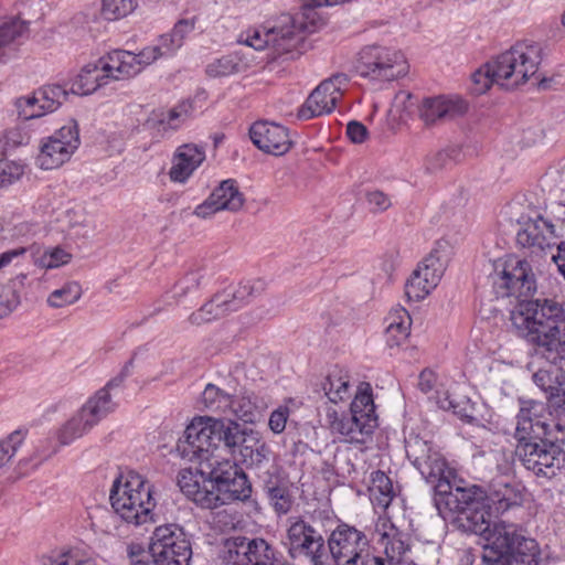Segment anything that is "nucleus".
<instances>
[{"label": "nucleus", "instance_id": "obj_27", "mask_svg": "<svg viewBox=\"0 0 565 565\" xmlns=\"http://www.w3.org/2000/svg\"><path fill=\"white\" fill-rule=\"evenodd\" d=\"M204 159L205 152L202 148L195 145L180 146L169 172L170 179L174 182H185Z\"/></svg>", "mask_w": 565, "mask_h": 565}, {"label": "nucleus", "instance_id": "obj_15", "mask_svg": "<svg viewBox=\"0 0 565 565\" xmlns=\"http://www.w3.org/2000/svg\"><path fill=\"white\" fill-rule=\"evenodd\" d=\"M406 455L425 481L433 486L435 497L438 495L439 483L451 481L457 476L444 456L430 443L419 437L407 441Z\"/></svg>", "mask_w": 565, "mask_h": 565}, {"label": "nucleus", "instance_id": "obj_42", "mask_svg": "<svg viewBox=\"0 0 565 565\" xmlns=\"http://www.w3.org/2000/svg\"><path fill=\"white\" fill-rule=\"evenodd\" d=\"M373 498L379 505L387 508L394 497V488L391 479L383 471H375L372 475V487L370 488Z\"/></svg>", "mask_w": 565, "mask_h": 565}, {"label": "nucleus", "instance_id": "obj_7", "mask_svg": "<svg viewBox=\"0 0 565 565\" xmlns=\"http://www.w3.org/2000/svg\"><path fill=\"white\" fill-rule=\"evenodd\" d=\"M153 487L141 475L130 471L117 478L110 489L109 500L114 512L125 522L142 525L154 522Z\"/></svg>", "mask_w": 565, "mask_h": 565}, {"label": "nucleus", "instance_id": "obj_44", "mask_svg": "<svg viewBox=\"0 0 565 565\" xmlns=\"http://www.w3.org/2000/svg\"><path fill=\"white\" fill-rule=\"evenodd\" d=\"M437 404L441 409L451 411L461 419L470 420L473 418L471 414L470 401L467 397L456 399L449 392L437 393Z\"/></svg>", "mask_w": 565, "mask_h": 565}, {"label": "nucleus", "instance_id": "obj_37", "mask_svg": "<svg viewBox=\"0 0 565 565\" xmlns=\"http://www.w3.org/2000/svg\"><path fill=\"white\" fill-rule=\"evenodd\" d=\"M228 408L245 424L256 422L260 415L257 397L252 392H243L235 397L231 396V405Z\"/></svg>", "mask_w": 565, "mask_h": 565}, {"label": "nucleus", "instance_id": "obj_58", "mask_svg": "<svg viewBox=\"0 0 565 565\" xmlns=\"http://www.w3.org/2000/svg\"><path fill=\"white\" fill-rule=\"evenodd\" d=\"M366 200L373 212L386 211L392 204L388 195L380 190L369 192L366 194Z\"/></svg>", "mask_w": 565, "mask_h": 565}, {"label": "nucleus", "instance_id": "obj_34", "mask_svg": "<svg viewBox=\"0 0 565 565\" xmlns=\"http://www.w3.org/2000/svg\"><path fill=\"white\" fill-rule=\"evenodd\" d=\"M212 200L223 211L237 212L245 202L243 193L239 191L236 181L228 179L220 183L210 194Z\"/></svg>", "mask_w": 565, "mask_h": 565}, {"label": "nucleus", "instance_id": "obj_53", "mask_svg": "<svg viewBox=\"0 0 565 565\" xmlns=\"http://www.w3.org/2000/svg\"><path fill=\"white\" fill-rule=\"evenodd\" d=\"M22 441L23 435L21 431H13L7 439L0 441V471L4 469Z\"/></svg>", "mask_w": 565, "mask_h": 565}, {"label": "nucleus", "instance_id": "obj_12", "mask_svg": "<svg viewBox=\"0 0 565 565\" xmlns=\"http://www.w3.org/2000/svg\"><path fill=\"white\" fill-rule=\"evenodd\" d=\"M565 236V205L553 204L544 215L529 217L516 234V242L522 247L544 250L559 244L557 238Z\"/></svg>", "mask_w": 565, "mask_h": 565}, {"label": "nucleus", "instance_id": "obj_63", "mask_svg": "<svg viewBox=\"0 0 565 565\" xmlns=\"http://www.w3.org/2000/svg\"><path fill=\"white\" fill-rule=\"evenodd\" d=\"M157 46L160 50L162 56H168L177 52L182 45L170 32L159 38V43Z\"/></svg>", "mask_w": 565, "mask_h": 565}, {"label": "nucleus", "instance_id": "obj_36", "mask_svg": "<svg viewBox=\"0 0 565 565\" xmlns=\"http://www.w3.org/2000/svg\"><path fill=\"white\" fill-rule=\"evenodd\" d=\"M26 274H20L7 285L0 286V318L11 313L20 303V295L25 288Z\"/></svg>", "mask_w": 565, "mask_h": 565}, {"label": "nucleus", "instance_id": "obj_55", "mask_svg": "<svg viewBox=\"0 0 565 565\" xmlns=\"http://www.w3.org/2000/svg\"><path fill=\"white\" fill-rule=\"evenodd\" d=\"M190 108L191 106L189 103H181L171 108L167 113V116L163 117L160 121L175 129L180 126V122L189 116Z\"/></svg>", "mask_w": 565, "mask_h": 565}, {"label": "nucleus", "instance_id": "obj_41", "mask_svg": "<svg viewBox=\"0 0 565 565\" xmlns=\"http://www.w3.org/2000/svg\"><path fill=\"white\" fill-rule=\"evenodd\" d=\"M436 287L437 285L435 284L434 276L428 280L424 275H422V270L416 268L405 284V294L408 299L419 301L429 295Z\"/></svg>", "mask_w": 565, "mask_h": 565}, {"label": "nucleus", "instance_id": "obj_45", "mask_svg": "<svg viewBox=\"0 0 565 565\" xmlns=\"http://www.w3.org/2000/svg\"><path fill=\"white\" fill-rule=\"evenodd\" d=\"M492 85H497V75L491 60L472 73L470 92L475 95H482Z\"/></svg>", "mask_w": 565, "mask_h": 565}, {"label": "nucleus", "instance_id": "obj_6", "mask_svg": "<svg viewBox=\"0 0 565 565\" xmlns=\"http://www.w3.org/2000/svg\"><path fill=\"white\" fill-rule=\"evenodd\" d=\"M487 542L482 559L486 565H537L539 547L513 523L492 522L483 534Z\"/></svg>", "mask_w": 565, "mask_h": 565}, {"label": "nucleus", "instance_id": "obj_16", "mask_svg": "<svg viewBox=\"0 0 565 565\" xmlns=\"http://www.w3.org/2000/svg\"><path fill=\"white\" fill-rule=\"evenodd\" d=\"M121 56L125 57V54ZM119 57L120 54L110 52L97 62L85 65L73 82V93L88 95L106 85L108 79H125L126 74L132 73L131 65L127 60H119ZM126 57L130 60L128 55Z\"/></svg>", "mask_w": 565, "mask_h": 565}, {"label": "nucleus", "instance_id": "obj_8", "mask_svg": "<svg viewBox=\"0 0 565 565\" xmlns=\"http://www.w3.org/2000/svg\"><path fill=\"white\" fill-rule=\"evenodd\" d=\"M326 418L332 434L342 436L348 443L365 444L379 425L371 385L360 383L349 415L330 407Z\"/></svg>", "mask_w": 565, "mask_h": 565}, {"label": "nucleus", "instance_id": "obj_52", "mask_svg": "<svg viewBox=\"0 0 565 565\" xmlns=\"http://www.w3.org/2000/svg\"><path fill=\"white\" fill-rule=\"evenodd\" d=\"M2 157V142L0 141V186H7L22 177L24 168L22 164L4 160Z\"/></svg>", "mask_w": 565, "mask_h": 565}, {"label": "nucleus", "instance_id": "obj_33", "mask_svg": "<svg viewBox=\"0 0 565 565\" xmlns=\"http://www.w3.org/2000/svg\"><path fill=\"white\" fill-rule=\"evenodd\" d=\"M449 260V250L446 242H438L431 252L418 264L417 269L422 270V275L430 280L431 276L435 278V284L438 285Z\"/></svg>", "mask_w": 565, "mask_h": 565}, {"label": "nucleus", "instance_id": "obj_48", "mask_svg": "<svg viewBox=\"0 0 565 565\" xmlns=\"http://www.w3.org/2000/svg\"><path fill=\"white\" fill-rule=\"evenodd\" d=\"M82 295L79 284L75 281L66 282L62 288L52 291L47 298V303L52 308H62L76 302Z\"/></svg>", "mask_w": 565, "mask_h": 565}, {"label": "nucleus", "instance_id": "obj_4", "mask_svg": "<svg viewBox=\"0 0 565 565\" xmlns=\"http://www.w3.org/2000/svg\"><path fill=\"white\" fill-rule=\"evenodd\" d=\"M435 504L441 513L443 507L455 514L456 526L471 534H483L492 522L487 510V492L480 486H465L456 476L451 481L438 486Z\"/></svg>", "mask_w": 565, "mask_h": 565}, {"label": "nucleus", "instance_id": "obj_3", "mask_svg": "<svg viewBox=\"0 0 565 565\" xmlns=\"http://www.w3.org/2000/svg\"><path fill=\"white\" fill-rule=\"evenodd\" d=\"M203 468L182 469L178 486L182 493L202 509H216L235 501H246L252 494V484L236 462L222 460Z\"/></svg>", "mask_w": 565, "mask_h": 565}, {"label": "nucleus", "instance_id": "obj_51", "mask_svg": "<svg viewBox=\"0 0 565 565\" xmlns=\"http://www.w3.org/2000/svg\"><path fill=\"white\" fill-rule=\"evenodd\" d=\"M137 7V0H102V14L113 21L126 17Z\"/></svg>", "mask_w": 565, "mask_h": 565}, {"label": "nucleus", "instance_id": "obj_64", "mask_svg": "<svg viewBox=\"0 0 565 565\" xmlns=\"http://www.w3.org/2000/svg\"><path fill=\"white\" fill-rule=\"evenodd\" d=\"M49 565H96L92 559H79L72 552L60 554L50 561Z\"/></svg>", "mask_w": 565, "mask_h": 565}, {"label": "nucleus", "instance_id": "obj_5", "mask_svg": "<svg viewBox=\"0 0 565 565\" xmlns=\"http://www.w3.org/2000/svg\"><path fill=\"white\" fill-rule=\"evenodd\" d=\"M241 424L233 419L214 418L211 416L195 417L185 428L177 443V451L181 458L191 461L209 462L214 449L223 447L230 450L235 437L238 436Z\"/></svg>", "mask_w": 565, "mask_h": 565}, {"label": "nucleus", "instance_id": "obj_9", "mask_svg": "<svg viewBox=\"0 0 565 565\" xmlns=\"http://www.w3.org/2000/svg\"><path fill=\"white\" fill-rule=\"evenodd\" d=\"M543 49L535 42H518L492 60L497 85L513 90L527 83L539 72Z\"/></svg>", "mask_w": 565, "mask_h": 565}, {"label": "nucleus", "instance_id": "obj_47", "mask_svg": "<svg viewBox=\"0 0 565 565\" xmlns=\"http://www.w3.org/2000/svg\"><path fill=\"white\" fill-rule=\"evenodd\" d=\"M201 404L206 411L225 412L231 405V395L214 384H207L202 393Z\"/></svg>", "mask_w": 565, "mask_h": 565}, {"label": "nucleus", "instance_id": "obj_11", "mask_svg": "<svg viewBox=\"0 0 565 565\" xmlns=\"http://www.w3.org/2000/svg\"><path fill=\"white\" fill-rule=\"evenodd\" d=\"M356 73L370 82H391L406 75L407 61L401 50L369 44L363 46L354 64Z\"/></svg>", "mask_w": 565, "mask_h": 565}, {"label": "nucleus", "instance_id": "obj_31", "mask_svg": "<svg viewBox=\"0 0 565 565\" xmlns=\"http://www.w3.org/2000/svg\"><path fill=\"white\" fill-rule=\"evenodd\" d=\"M264 491L269 505L278 515L287 514L294 504V497L288 481L269 477L264 481Z\"/></svg>", "mask_w": 565, "mask_h": 565}, {"label": "nucleus", "instance_id": "obj_26", "mask_svg": "<svg viewBox=\"0 0 565 565\" xmlns=\"http://www.w3.org/2000/svg\"><path fill=\"white\" fill-rule=\"evenodd\" d=\"M487 492V510L492 514H503L508 510L520 507L523 502L521 487L502 480L492 481Z\"/></svg>", "mask_w": 565, "mask_h": 565}, {"label": "nucleus", "instance_id": "obj_19", "mask_svg": "<svg viewBox=\"0 0 565 565\" xmlns=\"http://www.w3.org/2000/svg\"><path fill=\"white\" fill-rule=\"evenodd\" d=\"M79 143L78 126L71 120L42 141L36 162L43 170L60 168L71 159Z\"/></svg>", "mask_w": 565, "mask_h": 565}, {"label": "nucleus", "instance_id": "obj_62", "mask_svg": "<svg viewBox=\"0 0 565 565\" xmlns=\"http://www.w3.org/2000/svg\"><path fill=\"white\" fill-rule=\"evenodd\" d=\"M533 382L546 394L547 398L554 384V375L551 371L541 369L533 374Z\"/></svg>", "mask_w": 565, "mask_h": 565}, {"label": "nucleus", "instance_id": "obj_1", "mask_svg": "<svg viewBox=\"0 0 565 565\" xmlns=\"http://www.w3.org/2000/svg\"><path fill=\"white\" fill-rule=\"evenodd\" d=\"M511 323L518 337L556 367L554 384L547 397L550 416L565 420V309L548 298L522 300L511 311Z\"/></svg>", "mask_w": 565, "mask_h": 565}, {"label": "nucleus", "instance_id": "obj_25", "mask_svg": "<svg viewBox=\"0 0 565 565\" xmlns=\"http://www.w3.org/2000/svg\"><path fill=\"white\" fill-rule=\"evenodd\" d=\"M467 105L458 97H425L418 106L419 118L426 126H434L451 120L466 113Z\"/></svg>", "mask_w": 565, "mask_h": 565}, {"label": "nucleus", "instance_id": "obj_13", "mask_svg": "<svg viewBox=\"0 0 565 565\" xmlns=\"http://www.w3.org/2000/svg\"><path fill=\"white\" fill-rule=\"evenodd\" d=\"M149 553L153 565H190L192 546L182 526L168 523L153 530Z\"/></svg>", "mask_w": 565, "mask_h": 565}, {"label": "nucleus", "instance_id": "obj_23", "mask_svg": "<svg viewBox=\"0 0 565 565\" xmlns=\"http://www.w3.org/2000/svg\"><path fill=\"white\" fill-rule=\"evenodd\" d=\"M227 452L247 468H260L268 461L270 449L258 430L241 424L238 436L235 437Z\"/></svg>", "mask_w": 565, "mask_h": 565}, {"label": "nucleus", "instance_id": "obj_61", "mask_svg": "<svg viewBox=\"0 0 565 565\" xmlns=\"http://www.w3.org/2000/svg\"><path fill=\"white\" fill-rule=\"evenodd\" d=\"M38 226L30 222H11V233H12V242L19 241L24 237H29L35 234Z\"/></svg>", "mask_w": 565, "mask_h": 565}, {"label": "nucleus", "instance_id": "obj_20", "mask_svg": "<svg viewBox=\"0 0 565 565\" xmlns=\"http://www.w3.org/2000/svg\"><path fill=\"white\" fill-rule=\"evenodd\" d=\"M110 407L104 392L97 397H89L82 408L58 429L57 439L60 444L66 446L83 437L109 415Z\"/></svg>", "mask_w": 565, "mask_h": 565}, {"label": "nucleus", "instance_id": "obj_30", "mask_svg": "<svg viewBox=\"0 0 565 565\" xmlns=\"http://www.w3.org/2000/svg\"><path fill=\"white\" fill-rule=\"evenodd\" d=\"M386 342L393 347L401 345L411 334L412 318L403 307L393 308L385 319Z\"/></svg>", "mask_w": 565, "mask_h": 565}, {"label": "nucleus", "instance_id": "obj_28", "mask_svg": "<svg viewBox=\"0 0 565 565\" xmlns=\"http://www.w3.org/2000/svg\"><path fill=\"white\" fill-rule=\"evenodd\" d=\"M230 290L215 294L211 300L205 302L196 312L189 317L191 324L200 326L222 318L231 312L237 311L238 308L234 303Z\"/></svg>", "mask_w": 565, "mask_h": 565}, {"label": "nucleus", "instance_id": "obj_18", "mask_svg": "<svg viewBox=\"0 0 565 565\" xmlns=\"http://www.w3.org/2000/svg\"><path fill=\"white\" fill-rule=\"evenodd\" d=\"M282 554L263 537L237 535L226 539L223 559L228 565H275Z\"/></svg>", "mask_w": 565, "mask_h": 565}, {"label": "nucleus", "instance_id": "obj_24", "mask_svg": "<svg viewBox=\"0 0 565 565\" xmlns=\"http://www.w3.org/2000/svg\"><path fill=\"white\" fill-rule=\"evenodd\" d=\"M249 137L259 150L274 156L285 154L292 145L286 127L266 120L254 122Z\"/></svg>", "mask_w": 565, "mask_h": 565}, {"label": "nucleus", "instance_id": "obj_17", "mask_svg": "<svg viewBox=\"0 0 565 565\" xmlns=\"http://www.w3.org/2000/svg\"><path fill=\"white\" fill-rule=\"evenodd\" d=\"M327 543L335 565H362L371 553V542L366 534L347 523H340Z\"/></svg>", "mask_w": 565, "mask_h": 565}, {"label": "nucleus", "instance_id": "obj_39", "mask_svg": "<svg viewBox=\"0 0 565 565\" xmlns=\"http://www.w3.org/2000/svg\"><path fill=\"white\" fill-rule=\"evenodd\" d=\"M267 284L264 279H252L242 281L235 289H228L235 306L241 309L252 299L260 296L266 290Z\"/></svg>", "mask_w": 565, "mask_h": 565}, {"label": "nucleus", "instance_id": "obj_29", "mask_svg": "<svg viewBox=\"0 0 565 565\" xmlns=\"http://www.w3.org/2000/svg\"><path fill=\"white\" fill-rule=\"evenodd\" d=\"M381 543L390 561L408 564L413 545L407 533H403L394 525H391L390 530L383 533Z\"/></svg>", "mask_w": 565, "mask_h": 565}, {"label": "nucleus", "instance_id": "obj_14", "mask_svg": "<svg viewBox=\"0 0 565 565\" xmlns=\"http://www.w3.org/2000/svg\"><path fill=\"white\" fill-rule=\"evenodd\" d=\"M291 15L282 14L274 21L246 32L241 42L255 50L271 49L275 54L294 53L299 46V35L292 30Z\"/></svg>", "mask_w": 565, "mask_h": 565}, {"label": "nucleus", "instance_id": "obj_22", "mask_svg": "<svg viewBox=\"0 0 565 565\" xmlns=\"http://www.w3.org/2000/svg\"><path fill=\"white\" fill-rule=\"evenodd\" d=\"M287 537L291 557L303 556L318 564L326 557L322 534L305 520L298 519L292 522L288 527Z\"/></svg>", "mask_w": 565, "mask_h": 565}, {"label": "nucleus", "instance_id": "obj_10", "mask_svg": "<svg viewBox=\"0 0 565 565\" xmlns=\"http://www.w3.org/2000/svg\"><path fill=\"white\" fill-rule=\"evenodd\" d=\"M488 280L498 298L529 297L536 290L531 264L515 255L498 258L489 265Z\"/></svg>", "mask_w": 565, "mask_h": 565}, {"label": "nucleus", "instance_id": "obj_38", "mask_svg": "<svg viewBox=\"0 0 565 565\" xmlns=\"http://www.w3.org/2000/svg\"><path fill=\"white\" fill-rule=\"evenodd\" d=\"M113 53L120 54V55L125 54L130 57V60H128L126 56L119 57V60H125V61L127 60V63L129 62V65H131L130 68L132 70V73L126 74L125 79L137 75L138 73L141 72V70L145 66L150 65L159 57H162V54L157 45L145 47L138 54H134L132 52L124 51V50H115V51H113Z\"/></svg>", "mask_w": 565, "mask_h": 565}, {"label": "nucleus", "instance_id": "obj_43", "mask_svg": "<svg viewBox=\"0 0 565 565\" xmlns=\"http://www.w3.org/2000/svg\"><path fill=\"white\" fill-rule=\"evenodd\" d=\"M245 64H243L236 54L222 56L206 66V73L212 77L230 76L243 72Z\"/></svg>", "mask_w": 565, "mask_h": 565}, {"label": "nucleus", "instance_id": "obj_56", "mask_svg": "<svg viewBox=\"0 0 565 565\" xmlns=\"http://www.w3.org/2000/svg\"><path fill=\"white\" fill-rule=\"evenodd\" d=\"M71 254L62 248H54L49 253H44L41 257V265L46 268H55L70 262Z\"/></svg>", "mask_w": 565, "mask_h": 565}, {"label": "nucleus", "instance_id": "obj_50", "mask_svg": "<svg viewBox=\"0 0 565 565\" xmlns=\"http://www.w3.org/2000/svg\"><path fill=\"white\" fill-rule=\"evenodd\" d=\"M204 280V274L201 269H195L186 273L172 289V298L180 300L188 294L199 289Z\"/></svg>", "mask_w": 565, "mask_h": 565}, {"label": "nucleus", "instance_id": "obj_49", "mask_svg": "<svg viewBox=\"0 0 565 565\" xmlns=\"http://www.w3.org/2000/svg\"><path fill=\"white\" fill-rule=\"evenodd\" d=\"M38 95L49 114L55 111L66 100L68 93L61 85L51 84L39 88Z\"/></svg>", "mask_w": 565, "mask_h": 565}, {"label": "nucleus", "instance_id": "obj_32", "mask_svg": "<svg viewBox=\"0 0 565 565\" xmlns=\"http://www.w3.org/2000/svg\"><path fill=\"white\" fill-rule=\"evenodd\" d=\"M29 34L28 22L12 17L0 22V58L14 51Z\"/></svg>", "mask_w": 565, "mask_h": 565}, {"label": "nucleus", "instance_id": "obj_59", "mask_svg": "<svg viewBox=\"0 0 565 565\" xmlns=\"http://www.w3.org/2000/svg\"><path fill=\"white\" fill-rule=\"evenodd\" d=\"M288 415H289L288 407H282V406H280L279 408H277L276 411H274L270 414L268 425L273 433L280 434L284 431V429L286 427Z\"/></svg>", "mask_w": 565, "mask_h": 565}, {"label": "nucleus", "instance_id": "obj_60", "mask_svg": "<svg viewBox=\"0 0 565 565\" xmlns=\"http://www.w3.org/2000/svg\"><path fill=\"white\" fill-rule=\"evenodd\" d=\"M347 135L354 143H362L369 136L367 128L360 121L352 120L347 125Z\"/></svg>", "mask_w": 565, "mask_h": 565}, {"label": "nucleus", "instance_id": "obj_57", "mask_svg": "<svg viewBox=\"0 0 565 565\" xmlns=\"http://www.w3.org/2000/svg\"><path fill=\"white\" fill-rule=\"evenodd\" d=\"M451 159L450 152L447 150L437 151L426 158L425 171L427 173H435L441 170Z\"/></svg>", "mask_w": 565, "mask_h": 565}, {"label": "nucleus", "instance_id": "obj_21", "mask_svg": "<svg viewBox=\"0 0 565 565\" xmlns=\"http://www.w3.org/2000/svg\"><path fill=\"white\" fill-rule=\"evenodd\" d=\"M348 83L349 77L343 73L334 74L330 78L321 82L299 109L298 117L308 120L313 117L330 114L341 99L343 87H345Z\"/></svg>", "mask_w": 565, "mask_h": 565}, {"label": "nucleus", "instance_id": "obj_35", "mask_svg": "<svg viewBox=\"0 0 565 565\" xmlns=\"http://www.w3.org/2000/svg\"><path fill=\"white\" fill-rule=\"evenodd\" d=\"M322 391L328 399L337 404L351 396L350 377L347 372L334 367L321 383Z\"/></svg>", "mask_w": 565, "mask_h": 565}, {"label": "nucleus", "instance_id": "obj_2", "mask_svg": "<svg viewBox=\"0 0 565 565\" xmlns=\"http://www.w3.org/2000/svg\"><path fill=\"white\" fill-rule=\"evenodd\" d=\"M514 438L518 460L536 477L552 479L565 468V420L550 416L545 404L522 403Z\"/></svg>", "mask_w": 565, "mask_h": 565}, {"label": "nucleus", "instance_id": "obj_40", "mask_svg": "<svg viewBox=\"0 0 565 565\" xmlns=\"http://www.w3.org/2000/svg\"><path fill=\"white\" fill-rule=\"evenodd\" d=\"M440 544L436 541L418 542L413 545L408 564L436 565L439 562Z\"/></svg>", "mask_w": 565, "mask_h": 565}, {"label": "nucleus", "instance_id": "obj_46", "mask_svg": "<svg viewBox=\"0 0 565 565\" xmlns=\"http://www.w3.org/2000/svg\"><path fill=\"white\" fill-rule=\"evenodd\" d=\"M14 106L19 118L30 120L47 114L42 100H39L38 90L30 96H22L15 99Z\"/></svg>", "mask_w": 565, "mask_h": 565}, {"label": "nucleus", "instance_id": "obj_54", "mask_svg": "<svg viewBox=\"0 0 565 565\" xmlns=\"http://www.w3.org/2000/svg\"><path fill=\"white\" fill-rule=\"evenodd\" d=\"M132 367V360L128 361L124 367L121 369L120 373L118 375H116L115 377H113L110 381H108V383L100 390H98L92 397H97L102 392H104L106 394V397L108 398L109 401V404H110V409H109V414L113 413L116 408V404L113 402L111 399V396L109 394V391L115 388V387H119L124 381L126 380V377L130 374V370Z\"/></svg>", "mask_w": 565, "mask_h": 565}]
</instances>
